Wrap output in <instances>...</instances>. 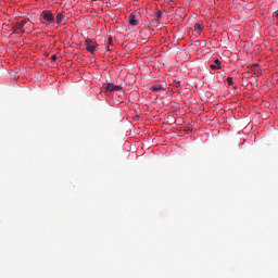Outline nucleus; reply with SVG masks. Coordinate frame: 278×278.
Segmentation results:
<instances>
[{
  "label": "nucleus",
  "instance_id": "obj_15",
  "mask_svg": "<svg viewBox=\"0 0 278 278\" xmlns=\"http://www.w3.org/2000/svg\"><path fill=\"white\" fill-rule=\"evenodd\" d=\"M175 86H176V88H179V86H181V83L180 81H176Z\"/></svg>",
  "mask_w": 278,
  "mask_h": 278
},
{
  "label": "nucleus",
  "instance_id": "obj_13",
  "mask_svg": "<svg viewBox=\"0 0 278 278\" xmlns=\"http://www.w3.org/2000/svg\"><path fill=\"white\" fill-rule=\"evenodd\" d=\"M108 45H109V46L114 45V41L112 40V37H109V39H108Z\"/></svg>",
  "mask_w": 278,
  "mask_h": 278
},
{
  "label": "nucleus",
  "instance_id": "obj_7",
  "mask_svg": "<svg viewBox=\"0 0 278 278\" xmlns=\"http://www.w3.org/2000/svg\"><path fill=\"white\" fill-rule=\"evenodd\" d=\"M193 29L195 31V34H201V31H203V23L198 22L193 25Z\"/></svg>",
  "mask_w": 278,
  "mask_h": 278
},
{
  "label": "nucleus",
  "instance_id": "obj_16",
  "mask_svg": "<svg viewBox=\"0 0 278 278\" xmlns=\"http://www.w3.org/2000/svg\"><path fill=\"white\" fill-rule=\"evenodd\" d=\"M274 16L278 18V12H274Z\"/></svg>",
  "mask_w": 278,
  "mask_h": 278
},
{
  "label": "nucleus",
  "instance_id": "obj_11",
  "mask_svg": "<svg viewBox=\"0 0 278 278\" xmlns=\"http://www.w3.org/2000/svg\"><path fill=\"white\" fill-rule=\"evenodd\" d=\"M160 90H163L162 85H156L152 87V92H160Z\"/></svg>",
  "mask_w": 278,
  "mask_h": 278
},
{
  "label": "nucleus",
  "instance_id": "obj_5",
  "mask_svg": "<svg viewBox=\"0 0 278 278\" xmlns=\"http://www.w3.org/2000/svg\"><path fill=\"white\" fill-rule=\"evenodd\" d=\"M220 64H222L220 60L215 59V60H214V64H211V65H210V68H211L212 71H220Z\"/></svg>",
  "mask_w": 278,
  "mask_h": 278
},
{
  "label": "nucleus",
  "instance_id": "obj_8",
  "mask_svg": "<svg viewBox=\"0 0 278 278\" xmlns=\"http://www.w3.org/2000/svg\"><path fill=\"white\" fill-rule=\"evenodd\" d=\"M64 21V14H62V13H59L58 15H56V23H58V25H62V22Z\"/></svg>",
  "mask_w": 278,
  "mask_h": 278
},
{
  "label": "nucleus",
  "instance_id": "obj_9",
  "mask_svg": "<svg viewBox=\"0 0 278 278\" xmlns=\"http://www.w3.org/2000/svg\"><path fill=\"white\" fill-rule=\"evenodd\" d=\"M162 20V11L156 12V17L151 21V23H157V21Z\"/></svg>",
  "mask_w": 278,
  "mask_h": 278
},
{
  "label": "nucleus",
  "instance_id": "obj_14",
  "mask_svg": "<svg viewBox=\"0 0 278 278\" xmlns=\"http://www.w3.org/2000/svg\"><path fill=\"white\" fill-rule=\"evenodd\" d=\"M51 60H52V62H55V60H58V55H52Z\"/></svg>",
  "mask_w": 278,
  "mask_h": 278
},
{
  "label": "nucleus",
  "instance_id": "obj_12",
  "mask_svg": "<svg viewBox=\"0 0 278 278\" xmlns=\"http://www.w3.org/2000/svg\"><path fill=\"white\" fill-rule=\"evenodd\" d=\"M228 86H233V77L227 78Z\"/></svg>",
  "mask_w": 278,
  "mask_h": 278
},
{
  "label": "nucleus",
  "instance_id": "obj_6",
  "mask_svg": "<svg viewBox=\"0 0 278 278\" xmlns=\"http://www.w3.org/2000/svg\"><path fill=\"white\" fill-rule=\"evenodd\" d=\"M128 23L129 25H131L132 27H136V25H138V20L136 18V15L134 13H131L128 17Z\"/></svg>",
  "mask_w": 278,
  "mask_h": 278
},
{
  "label": "nucleus",
  "instance_id": "obj_2",
  "mask_svg": "<svg viewBox=\"0 0 278 278\" xmlns=\"http://www.w3.org/2000/svg\"><path fill=\"white\" fill-rule=\"evenodd\" d=\"M85 46H86V50L92 54H94V51L99 49V45H97L94 41H91L89 39L85 41Z\"/></svg>",
  "mask_w": 278,
  "mask_h": 278
},
{
  "label": "nucleus",
  "instance_id": "obj_1",
  "mask_svg": "<svg viewBox=\"0 0 278 278\" xmlns=\"http://www.w3.org/2000/svg\"><path fill=\"white\" fill-rule=\"evenodd\" d=\"M25 25H27V20H22L13 25V31L15 34H25Z\"/></svg>",
  "mask_w": 278,
  "mask_h": 278
},
{
  "label": "nucleus",
  "instance_id": "obj_17",
  "mask_svg": "<svg viewBox=\"0 0 278 278\" xmlns=\"http://www.w3.org/2000/svg\"><path fill=\"white\" fill-rule=\"evenodd\" d=\"M108 51H110V48H108Z\"/></svg>",
  "mask_w": 278,
  "mask_h": 278
},
{
  "label": "nucleus",
  "instance_id": "obj_4",
  "mask_svg": "<svg viewBox=\"0 0 278 278\" xmlns=\"http://www.w3.org/2000/svg\"><path fill=\"white\" fill-rule=\"evenodd\" d=\"M123 90V87L118 85H114L112 83L106 85V92H121Z\"/></svg>",
  "mask_w": 278,
  "mask_h": 278
},
{
  "label": "nucleus",
  "instance_id": "obj_3",
  "mask_svg": "<svg viewBox=\"0 0 278 278\" xmlns=\"http://www.w3.org/2000/svg\"><path fill=\"white\" fill-rule=\"evenodd\" d=\"M41 16H42L43 21H46V23H54L55 22V17L53 16V13H51V11H43L41 13Z\"/></svg>",
  "mask_w": 278,
  "mask_h": 278
},
{
  "label": "nucleus",
  "instance_id": "obj_10",
  "mask_svg": "<svg viewBox=\"0 0 278 278\" xmlns=\"http://www.w3.org/2000/svg\"><path fill=\"white\" fill-rule=\"evenodd\" d=\"M252 70L254 71L255 75H262V70H260V67H257V64H254Z\"/></svg>",
  "mask_w": 278,
  "mask_h": 278
}]
</instances>
